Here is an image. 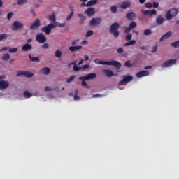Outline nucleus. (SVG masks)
<instances>
[{
  "instance_id": "nucleus-44",
  "label": "nucleus",
  "mask_w": 179,
  "mask_h": 179,
  "mask_svg": "<svg viewBox=\"0 0 179 179\" xmlns=\"http://www.w3.org/2000/svg\"><path fill=\"white\" fill-rule=\"evenodd\" d=\"M83 80L81 83L82 86L83 87H86L87 89H89V87L87 86V84L85 83V80Z\"/></svg>"
},
{
  "instance_id": "nucleus-5",
  "label": "nucleus",
  "mask_w": 179,
  "mask_h": 179,
  "mask_svg": "<svg viewBox=\"0 0 179 179\" xmlns=\"http://www.w3.org/2000/svg\"><path fill=\"white\" fill-rule=\"evenodd\" d=\"M41 26V22H40V20L38 18H36L34 22L30 25L29 29L31 30H37L38 28Z\"/></svg>"
},
{
  "instance_id": "nucleus-48",
  "label": "nucleus",
  "mask_w": 179,
  "mask_h": 179,
  "mask_svg": "<svg viewBox=\"0 0 179 179\" xmlns=\"http://www.w3.org/2000/svg\"><path fill=\"white\" fill-rule=\"evenodd\" d=\"M55 89H52L50 87H45V91H54Z\"/></svg>"
},
{
  "instance_id": "nucleus-55",
  "label": "nucleus",
  "mask_w": 179,
  "mask_h": 179,
  "mask_svg": "<svg viewBox=\"0 0 179 179\" xmlns=\"http://www.w3.org/2000/svg\"><path fill=\"white\" fill-rule=\"evenodd\" d=\"M78 39H75L73 41H72L71 44L72 45H77V42H78Z\"/></svg>"
},
{
  "instance_id": "nucleus-54",
  "label": "nucleus",
  "mask_w": 179,
  "mask_h": 179,
  "mask_svg": "<svg viewBox=\"0 0 179 179\" xmlns=\"http://www.w3.org/2000/svg\"><path fill=\"white\" fill-rule=\"evenodd\" d=\"M90 67V66L88 64H86L85 66H83V67H81V70H85L87 69H88Z\"/></svg>"
},
{
  "instance_id": "nucleus-60",
  "label": "nucleus",
  "mask_w": 179,
  "mask_h": 179,
  "mask_svg": "<svg viewBox=\"0 0 179 179\" xmlns=\"http://www.w3.org/2000/svg\"><path fill=\"white\" fill-rule=\"evenodd\" d=\"M73 99H74L75 101H78V100L80 99V98L78 95L74 96Z\"/></svg>"
},
{
  "instance_id": "nucleus-1",
  "label": "nucleus",
  "mask_w": 179,
  "mask_h": 179,
  "mask_svg": "<svg viewBox=\"0 0 179 179\" xmlns=\"http://www.w3.org/2000/svg\"><path fill=\"white\" fill-rule=\"evenodd\" d=\"M94 63L96 64H101V65H108V66H113L115 67L117 69H119L121 68L122 65L120 62L117 61H109V62H103V61H99L98 59L94 60Z\"/></svg>"
},
{
  "instance_id": "nucleus-15",
  "label": "nucleus",
  "mask_w": 179,
  "mask_h": 179,
  "mask_svg": "<svg viewBox=\"0 0 179 179\" xmlns=\"http://www.w3.org/2000/svg\"><path fill=\"white\" fill-rule=\"evenodd\" d=\"M165 19L162 15H158V17L156 18V22L158 25H162Z\"/></svg>"
},
{
  "instance_id": "nucleus-30",
  "label": "nucleus",
  "mask_w": 179,
  "mask_h": 179,
  "mask_svg": "<svg viewBox=\"0 0 179 179\" xmlns=\"http://www.w3.org/2000/svg\"><path fill=\"white\" fill-rule=\"evenodd\" d=\"M62 52L57 50L55 53V56L57 57V58H60L62 57Z\"/></svg>"
},
{
  "instance_id": "nucleus-11",
  "label": "nucleus",
  "mask_w": 179,
  "mask_h": 179,
  "mask_svg": "<svg viewBox=\"0 0 179 179\" xmlns=\"http://www.w3.org/2000/svg\"><path fill=\"white\" fill-rule=\"evenodd\" d=\"M133 80V77L131 76H124L122 80L119 83V85H123L124 83H127L131 82Z\"/></svg>"
},
{
  "instance_id": "nucleus-7",
  "label": "nucleus",
  "mask_w": 179,
  "mask_h": 179,
  "mask_svg": "<svg viewBox=\"0 0 179 179\" xmlns=\"http://www.w3.org/2000/svg\"><path fill=\"white\" fill-rule=\"evenodd\" d=\"M22 27L23 24H22V22H20L19 21H15L13 23L11 30H13V31H16L17 30H19V29H22Z\"/></svg>"
},
{
  "instance_id": "nucleus-19",
  "label": "nucleus",
  "mask_w": 179,
  "mask_h": 179,
  "mask_svg": "<svg viewBox=\"0 0 179 179\" xmlns=\"http://www.w3.org/2000/svg\"><path fill=\"white\" fill-rule=\"evenodd\" d=\"M85 13L88 16H92L94 14V8H87V10H85Z\"/></svg>"
},
{
  "instance_id": "nucleus-41",
  "label": "nucleus",
  "mask_w": 179,
  "mask_h": 179,
  "mask_svg": "<svg viewBox=\"0 0 179 179\" xmlns=\"http://www.w3.org/2000/svg\"><path fill=\"white\" fill-rule=\"evenodd\" d=\"M156 14H157L156 10H152V11L149 10L148 15L150 16H152V15H156Z\"/></svg>"
},
{
  "instance_id": "nucleus-13",
  "label": "nucleus",
  "mask_w": 179,
  "mask_h": 179,
  "mask_svg": "<svg viewBox=\"0 0 179 179\" xmlns=\"http://www.w3.org/2000/svg\"><path fill=\"white\" fill-rule=\"evenodd\" d=\"M150 73L148 71H141L136 74V77L141 78L142 77L148 76Z\"/></svg>"
},
{
  "instance_id": "nucleus-59",
  "label": "nucleus",
  "mask_w": 179,
  "mask_h": 179,
  "mask_svg": "<svg viewBox=\"0 0 179 179\" xmlns=\"http://www.w3.org/2000/svg\"><path fill=\"white\" fill-rule=\"evenodd\" d=\"M153 7L157 8L159 7V3H153Z\"/></svg>"
},
{
  "instance_id": "nucleus-31",
  "label": "nucleus",
  "mask_w": 179,
  "mask_h": 179,
  "mask_svg": "<svg viewBox=\"0 0 179 179\" xmlns=\"http://www.w3.org/2000/svg\"><path fill=\"white\" fill-rule=\"evenodd\" d=\"M23 95H24V96L25 98H30V97H31L33 96V94H31V93H30V92H29L27 91L24 92Z\"/></svg>"
},
{
  "instance_id": "nucleus-37",
  "label": "nucleus",
  "mask_w": 179,
  "mask_h": 179,
  "mask_svg": "<svg viewBox=\"0 0 179 179\" xmlns=\"http://www.w3.org/2000/svg\"><path fill=\"white\" fill-rule=\"evenodd\" d=\"M125 66L128 67V68H131L133 66V64H131L130 61H127L124 64Z\"/></svg>"
},
{
  "instance_id": "nucleus-28",
  "label": "nucleus",
  "mask_w": 179,
  "mask_h": 179,
  "mask_svg": "<svg viewBox=\"0 0 179 179\" xmlns=\"http://www.w3.org/2000/svg\"><path fill=\"white\" fill-rule=\"evenodd\" d=\"M136 43V41H134V39H132V41H129V42H127V43L124 44V46L127 47V46H129V45H135Z\"/></svg>"
},
{
  "instance_id": "nucleus-40",
  "label": "nucleus",
  "mask_w": 179,
  "mask_h": 179,
  "mask_svg": "<svg viewBox=\"0 0 179 179\" xmlns=\"http://www.w3.org/2000/svg\"><path fill=\"white\" fill-rule=\"evenodd\" d=\"M13 16V12H10L7 14V19L8 20H10V19H12V17Z\"/></svg>"
},
{
  "instance_id": "nucleus-57",
  "label": "nucleus",
  "mask_w": 179,
  "mask_h": 179,
  "mask_svg": "<svg viewBox=\"0 0 179 179\" xmlns=\"http://www.w3.org/2000/svg\"><path fill=\"white\" fill-rule=\"evenodd\" d=\"M101 96H103L101 94H94L92 96V98H99V97H101Z\"/></svg>"
},
{
  "instance_id": "nucleus-45",
  "label": "nucleus",
  "mask_w": 179,
  "mask_h": 179,
  "mask_svg": "<svg viewBox=\"0 0 179 179\" xmlns=\"http://www.w3.org/2000/svg\"><path fill=\"white\" fill-rule=\"evenodd\" d=\"M65 22H62V23H60V22H57V26L58 27H64L65 26Z\"/></svg>"
},
{
  "instance_id": "nucleus-35",
  "label": "nucleus",
  "mask_w": 179,
  "mask_h": 179,
  "mask_svg": "<svg viewBox=\"0 0 179 179\" xmlns=\"http://www.w3.org/2000/svg\"><path fill=\"white\" fill-rule=\"evenodd\" d=\"M132 38V34H128L127 35H126L125 36V40L127 41H130Z\"/></svg>"
},
{
  "instance_id": "nucleus-21",
  "label": "nucleus",
  "mask_w": 179,
  "mask_h": 179,
  "mask_svg": "<svg viewBox=\"0 0 179 179\" xmlns=\"http://www.w3.org/2000/svg\"><path fill=\"white\" fill-rule=\"evenodd\" d=\"M33 47L31 46V45L29 43H26L25 45H23V51H25V52L29 51Z\"/></svg>"
},
{
  "instance_id": "nucleus-64",
  "label": "nucleus",
  "mask_w": 179,
  "mask_h": 179,
  "mask_svg": "<svg viewBox=\"0 0 179 179\" xmlns=\"http://www.w3.org/2000/svg\"><path fill=\"white\" fill-rule=\"evenodd\" d=\"M83 62H84V60L80 61L79 63L78 64V66L83 64Z\"/></svg>"
},
{
  "instance_id": "nucleus-38",
  "label": "nucleus",
  "mask_w": 179,
  "mask_h": 179,
  "mask_svg": "<svg viewBox=\"0 0 179 179\" xmlns=\"http://www.w3.org/2000/svg\"><path fill=\"white\" fill-rule=\"evenodd\" d=\"M76 76H71L69 79L66 80V82L68 83L72 82L75 79Z\"/></svg>"
},
{
  "instance_id": "nucleus-32",
  "label": "nucleus",
  "mask_w": 179,
  "mask_h": 179,
  "mask_svg": "<svg viewBox=\"0 0 179 179\" xmlns=\"http://www.w3.org/2000/svg\"><path fill=\"white\" fill-rule=\"evenodd\" d=\"M152 31H151V29H145V31H144V35L145 36H150V35H151L152 34Z\"/></svg>"
},
{
  "instance_id": "nucleus-61",
  "label": "nucleus",
  "mask_w": 179,
  "mask_h": 179,
  "mask_svg": "<svg viewBox=\"0 0 179 179\" xmlns=\"http://www.w3.org/2000/svg\"><path fill=\"white\" fill-rule=\"evenodd\" d=\"M23 75V71H19L18 73H17V76H22Z\"/></svg>"
},
{
  "instance_id": "nucleus-17",
  "label": "nucleus",
  "mask_w": 179,
  "mask_h": 179,
  "mask_svg": "<svg viewBox=\"0 0 179 179\" xmlns=\"http://www.w3.org/2000/svg\"><path fill=\"white\" fill-rule=\"evenodd\" d=\"M41 73L43 75H48L50 73H51V69L48 67H45L41 69Z\"/></svg>"
},
{
  "instance_id": "nucleus-8",
  "label": "nucleus",
  "mask_w": 179,
  "mask_h": 179,
  "mask_svg": "<svg viewBox=\"0 0 179 179\" xmlns=\"http://www.w3.org/2000/svg\"><path fill=\"white\" fill-rule=\"evenodd\" d=\"M36 41L40 43H44L47 42V38L44 36V34H38L36 35Z\"/></svg>"
},
{
  "instance_id": "nucleus-43",
  "label": "nucleus",
  "mask_w": 179,
  "mask_h": 179,
  "mask_svg": "<svg viewBox=\"0 0 179 179\" xmlns=\"http://www.w3.org/2000/svg\"><path fill=\"white\" fill-rule=\"evenodd\" d=\"M73 14H74V13H70V15H69L68 17H66V20L67 22H69V20H71V17H73Z\"/></svg>"
},
{
  "instance_id": "nucleus-49",
  "label": "nucleus",
  "mask_w": 179,
  "mask_h": 179,
  "mask_svg": "<svg viewBox=\"0 0 179 179\" xmlns=\"http://www.w3.org/2000/svg\"><path fill=\"white\" fill-rule=\"evenodd\" d=\"M142 13H143L144 15H149V10H141V11Z\"/></svg>"
},
{
  "instance_id": "nucleus-25",
  "label": "nucleus",
  "mask_w": 179,
  "mask_h": 179,
  "mask_svg": "<svg viewBox=\"0 0 179 179\" xmlns=\"http://www.w3.org/2000/svg\"><path fill=\"white\" fill-rule=\"evenodd\" d=\"M97 3V0H90V1H87V4H86L87 7H90L92 5H95Z\"/></svg>"
},
{
  "instance_id": "nucleus-33",
  "label": "nucleus",
  "mask_w": 179,
  "mask_h": 179,
  "mask_svg": "<svg viewBox=\"0 0 179 179\" xmlns=\"http://www.w3.org/2000/svg\"><path fill=\"white\" fill-rule=\"evenodd\" d=\"M171 46H172V47H173V48H179V41H176V42H174V43H172L171 44Z\"/></svg>"
},
{
  "instance_id": "nucleus-53",
  "label": "nucleus",
  "mask_w": 179,
  "mask_h": 179,
  "mask_svg": "<svg viewBox=\"0 0 179 179\" xmlns=\"http://www.w3.org/2000/svg\"><path fill=\"white\" fill-rule=\"evenodd\" d=\"M131 30V28H129V27H127L125 29V33L129 34Z\"/></svg>"
},
{
  "instance_id": "nucleus-52",
  "label": "nucleus",
  "mask_w": 179,
  "mask_h": 179,
  "mask_svg": "<svg viewBox=\"0 0 179 179\" xmlns=\"http://www.w3.org/2000/svg\"><path fill=\"white\" fill-rule=\"evenodd\" d=\"M157 45H155L152 48V53H155L157 52Z\"/></svg>"
},
{
  "instance_id": "nucleus-58",
  "label": "nucleus",
  "mask_w": 179,
  "mask_h": 179,
  "mask_svg": "<svg viewBox=\"0 0 179 179\" xmlns=\"http://www.w3.org/2000/svg\"><path fill=\"white\" fill-rule=\"evenodd\" d=\"M123 52V50L122 48L117 49V53L122 54Z\"/></svg>"
},
{
  "instance_id": "nucleus-51",
  "label": "nucleus",
  "mask_w": 179,
  "mask_h": 179,
  "mask_svg": "<svg viewBox=\"0 0 179 179\" xmlns=\"http://www.w3.org/2000/svg\"><path fill=\"white\" fill-rule=\"evenodd\" d=\"M145 7L148 8H152V3H146Z\"/></svg>"
},
{
  "instance_id": "nucleus-23",
  "label": "nucleus",
  "mask_w": 179,
  "mask_h": 179,
  "mask_svg": "<svg viewBox=\"0 0 179 179\" xmlns=\"http://www.w3.org/2000/svg\"><path fill=\"white\" fill-rule=\"evenodd\" d=\"M103 73L109 78L114 76L113 72L110 70H104Z\"/></svg>"
},
{
  "instance_id": "nucleus-47",
  "label": "nucleus",
  "mask_w": 179,
  "mask_h": 179,
  "mask_svg": "<svg viewBox=\"0 0 179 179\" xmlns=\"http://www.w3.org/2000/svg\"><path fill=\"white\" fill-rule=\"evenodd\" d=\"M78 16L81 18L82 20H85L86 19V17L83 14H78Z\"/></svg>"
},
{
  "instance_id": "nucleus-22",
  "label": "nucleus",
  "mask_w": 179,
  "mask_h": 179,
  "mask_svg": "<svg viewBox=\"0 0 179 179\" xmlns=\"http://www.w3.org/2000/svg\"><path fill=\"white\" fill-rule=\"evenodd\" d=\"M49 20L52 22V23H55L56 22V18H55V13H52L50 14V15H48Z\"/></svg>"
},
{
  "instance_id": "nucleus-46",
  "label": "nucleus",
  "mask_w": 179,
  "mask_h": 179,
  "mask_svg": "<svg viewBox=\"0 0 179 179\" xmlns=\"http://www.w3.org/2000/svg\"><path fill=\"white\" fill-rule=\"evenodd\" d=\"M73 70H74L75 71H80V70H82V69H81L82 67H78L76 65V66H73Z\"/></svg>"
},
{
  "instance_id": "nucleus-27",
  "label": "nucleus",
  "mask_w": 179,
  "mask_h": 179,
  "mask_svg": "<svg viewBox=\"0 0 179 179\" xmlns=\"http://www.w3.org/2000/svg\"><path fill=\"white\" fill-rule=\"evenodd\" d=\"M137 26V24L136 22H135V21H132L131 22H130L129 25V27L131 29H134Z\"/></svg>"
},
{
  "instance_id": "nucleus-39",
  "label": "nucleus",
  "mask_w": 179,
  "mask_h": 179,
  "mask_svg": "<svg viewBox=\"0 0 179 179\" xmlns=\"http://www.w3.org/2000/svg\"><path fill=\"white\" fill-rule=\"evenodd\" d=\"M94 34L93 31H87L85 37H90L91 36H92Z\"/></svg>"
},
{
  "instance_id": "nucleus-62",
  "label": "nucleus",
  "mask_w": 179,
  "mask_h": 179,
  "mask_svg": "<svg viewBox=\"0 0 179 179\" xmlns=\"http://www.w3.org/2000/svg\"><path fill=\"white\" fill-rule=\"evenodd\" d=\"M76 63H77V61H74V62H72L71 64H70V65H73V66H76Z\"/></svg>"
},
{
  "instance_id": "nucleus-9",
  "label": "nucleus",
  "mask_w": 179,
  "mask_h": 179,
  "mask_svg": "<svg viewBox=\"0 0 179 179\" xmlns=\"http://www.w3.org/2000/svg\"><path fill=\"white\" fill-rule=\"evenodd\" d=\"M176 59H170L164 63L162 66V68H167L176 64Z\"/></svg>"
},
{
  "instance_id": "nucleus-56",
  "label": "nucleus",
  "mask_w": 179,
  "mask_h": 179,
  "mask_svg": "<svg viewBox=\"0 0 179 179\" xmlns=\"http://www.w3.org/2000/svg\"><path fill=\"white\" fill-rule=\"evenodd\" d=\"M17 5H23V0H17Z\"/></svg>"
},
{
  "instance_id": "nucleus-2",
  "label": "nucleus",
  "mask_w": 179,
  "mask_h": 179,
  "mask_svg": "<svg viewBox=\"0 0 179 179\" xmlns=\"http://www.w3.org/2000/svg\"><path fill=\"white\" fill-rule=\"evenodd\" d=\"M120 28V24L118 22H114L110 25V32L113 34L114 37L117 38L120 35L118 29Z\"/></svg>"
},
{
  "instance_id": "nucleus-12",
  "label": "nucleus",
  "mask_w": 179,
  "mask_h": 179,
  "mask_svg": "<svg viewBox=\"0 0 179 179\" xmlns=\"http://www.w3.org/2000/svg\"><path fill=\"white\" fill-rule=\"evenodd\" d=\"M9 87V82L6 80H0V90H4Z\"/></svg>"
},
{
  "instance_id": "nucleus-42",
  "label": "nucleus",
  "mask_w": 179,
  "mask_h": 179,
  "mask_svg": "<svg viewBox=\"0 0 179 179\" xmlns=\"http://www.w3.org/2000/svg\"><path fill=\"white\" fill-rule=\"evenodd\" d=\"M8 37L6 34H2L0 35V41H2V40H5Z\"/></svg>"
},
{
  "instance_id": "nucleus-14",
  "label": "nucleus",
  "mask_w": 179,
  "mask_h": 179,
  "mask_svg": "<svg viewBox=\"0 0 179 179\" xmlns=\"http://www.w3.org/2000/svg\"><path fill=\"white\" fill-rule=\"evenodd\" d=\"M172 32L169 31V32H166L164 35H162V36L160 38L159 41L162 42L165 39H167L171 37Z\"/></svg>"
},
{
  "instance_id": "nucleus-24",
  "label": "nucleus",
  "mask_w": 179,
  "mask_h": 179,
  "mask_svg": "<svg viewBox=\"0 0 179 179\" xmlns=\"http://www.w3.org/2000/svg\"><path fill=\"white\" fill-rule=\"evenodd\" d=\"M23 76H26L27 78H31L34 76V74L29 71H23Z\"/></svg>"
},
{
  "instance_id": "nucleus-16",
  "label": "nucleus",
  "mask_w": 179,
  "mask_h": 179,
  "mask_svg": "<svg viewBox=\"0 0 179 179\" xmlns=\"http://www.w3.org/2000/svg\"><path fill=\"white\" fill-rule=\"evenodd\" d=\"M126 17L129 20H132L136 17V14L135 13H133V11H131L130 13H127V14H126Z\"/></svg>"
},
{
  "instance_id": "nucleus-10",
  "label": "nucleus",
  "mask_w": 179,
  "mask_h": 179,
  "mask_svg": "<svg viewBox=\"0 0 179 179\" xmlns=\"http://www.w3.org/2000/svg\"><path fill=\"white\" fill-rule=\"evenodd\" d=\"M102 20L99 17L98 18H92L91 21H90V25L95 27L96 25H99L101 23Z\"/></svg>"
},
{
  "instance_id": "nucleus-63",
  "label": "nucleus",
  "mask_w": 179,
  "mask_h": 179,
  "mask_svg": "<svg viewBox=\"0 0 179 179\" xmlns=\"http://www.w3.org/2000/svg\"><path fill=\"white\" fill-rule=\"evenodd\" d=\"M152 67L151 66H145L144 69L148 70V69H151Z\"/></svg>"
},
{
  "instance_id": "nucleus-20",
  "label": "nucleus",
  "mask_w": 179,
  "mask_h": 179,
  "mask_svg": "<svg viewBox=\"0 0 179 179\" xmlns=\"http://www.w3.org/2000/svg\"><path fill=\"white\" fill-rule=\"evenodd\" d=\"M122 9H126L130 7V1H123L120 6Z\"/></svg>"
},
{
  "instance_id": "nucleus-3",
  "label": "nucleus",
  "mask_w": 179,
  "mask_h": 179,
  "mask_svg": "<svg viewBox=\"0 0 179 179\" xmlns=\"http://www.w3.org/2000/svg\"><path fill=\"white\" fill-rule=\"evenodd\" d=\"M178 10L177 8H171V10H169L166 13V18L168 20H170L175 17L178 15Z\"/></svg>"
},
{
  "instance_id": "nucleus-26",
  "label": "nucleus",
  "mask_w": 179,
  "mask_h": 179,
  "mask_svg": "<svg viewBox=\"0 0 179 179\" xmlns=\"http://www.w3.org/2000/svg\"><path fill=\"white\" fill-rule=\"evenodd\" d=\"M1 59H3V61H9V59H10V55L8 53L4 54Z\"/></svg>"
},
{
  "instance_id": "nucleus-29",
  "label": "nucleus",
  "mask_w": 179,
  "mask_h": 179,
  "mask_svg": "<svg viewBox=\"0 0 179 179\" xmlns=\"http://www.w3.org/2000/svg\"><path fill=\"white\" fill-rule=\"evenodd\" d=\"M29 59L32 62H40V59L38 57H31V55H29Z\"/></svg>"
},
{
  "instance_id": "nucleus-36",
  "label": "nucleus",
  "mask_w": 179,
  "mask_h": 179,
  "mask_svg": "<svg viewBox=\"0 0 179 179\" xmlns=\"http://www.w3.org/2000/svg\"><path fill=\"white\" fill-rule=\"evenodd\" d=\"M110 10H111L112 13H116L117 10V8L116 6H112L110 7Z\"/></svg>"
},
{
  "instance_id": "nucleus-6",
  "label": "nucleus",
  "mask_w": 179,
  "mask_h": 179,
  "mask_svg": "<svg viewBox=\"0 0 179 179\" xmlns=\"http://www.w3.org/2000/svg\"><path fill=\"white\" fill-rule=\"evenodd\" d=\"M96 78V74L94 73H90L88 75H86L85 76L79 77V80H94Z\"/></svg>"
},
{
  "instance_id": "nucleus-34",
  "label": "nucleus",
  "mask_w": 179,
  "mask_h": 179,
  "mask_svg": "<svg viewBox=\"0 0 179 179\" xmlns=\"http://www.w3.org/2000/svg\"><path fill=\"white\" fill-rule=\"evenodd\" d=\"M17 50H18L17 48H10L8 50V51H9V52H10V54H13L15 52H17Z\"/></svg>"
},
{
  "instance_id": "nucleus-4",
  "label": "nucleus",
  "mask_w": 179,
  "mask_h": 179,
  "mask_svg": "<svg viewBox=\"0 0 179 179\" xmlns=\"http://www.w3.org/2000/svg\"><path fill=\"white\" fill-rule=\"evenodd\" d=\"M55 28H56L55 24H48V25L41 28V31L45 33L46 35H50V34H51V29Z\"/></svg>"
},
{
  "instance_id": "nucleus-50",
  "label": "nucleus",
  "mask_w": 179,
  "mask_h": 179,
  "mask_svg": "<svg viewBox=\"0 0 179 179\" xmlns=\"http://www.w3.org/2000/svg\"><path fill=\"white\" fill-rule=\"evenodd\" d=\"M48 43H45L42 45V48L46 50V49H48Z\"/></svg>"
},
{
  "instance_id": "nucleus-18",
  "label": "nucleus",
  "mask_w": 179,
  "mask_h": 179,
  "mask_svg": "<svg viewBox=\"0 0 179 179\" xmlns=\"http://www.w3.org/2000/svg\"><path fill=\"white\" fill-rule=\"evenodd\" d=\"M82 48L81 46H71L69 48V50L71 52H77L79 50H80Z\"/></svg>"
}]
</instances>
